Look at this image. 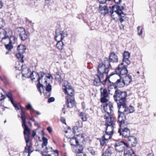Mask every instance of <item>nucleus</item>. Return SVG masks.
<instances>
[{
  "label": "nucleus",
  "mask_w": 156,
  "mask_h": 156,
  "mask_svg": "<svg viewBox=\"0 0 156 156\" xmlns=\"http://www.w3.org/2000/svg\"><path fill=\"white\" fill-rule=\"evenodd\" d=\"M5 25V22L1 18H0V28L4 27Z\"/></svg>",
  "instance_id": "c03bdc74"
},
{
  "label": "nucleus",
  "mask_w": 156,
  "mask_h": 156,
  "mask_svg": "<svg viewBox=\"0 0 156 156\" xmlns=\"http://www.w3.org/2000/svg\"><path fill=\"white\" fill-rule=\"evenodd\" d=\"M115 125H107L105 132L113 134L114 126Z\"/></svg>",
  "instance_id": "cd10ccee"
},
{
  "label": "nucleus",
  "mask_w": 156,
  "mask_h": 156,
  "mask_svg": "<svg viewBox=\"0 0 156 156\" xmlns=\"http://www.w3.org/2000/svg\"><path fill=\"white\" fill-rule=\"evenodd\" d=\"M119 27L120 29L124 30V26L122 24H121L119 25Z\"/></svg>",
  "instance_id": "69168bd1"
},
{
  "label": "nucleus",
  "mask_w": 156,
  "mask_h": 156,
  "mask_svg": "<svg viewBox=\"0 0 156 156\" xmlns=\"http://www.w3.org/2000/svg\"><path fill=\"white\" fill-rule=\"evenodd\" d=\"M99 8L101 11H104V12H101V14H103L104 16L110 13L111 17H112L114 16V15L113 14L114 12L113 5L111 6L107 5L103 6L100 5Z\"/></svg>",
  "instance_id": "423d86ee"
},
{
  "label": "nucleus",
  "mask_w": 156,
  "mask_h": 156,
  "mask_svg": "<svg viewBox=\"0 0 156 156\" xmlns=\"http://www.w3.org/2000/svg\"><path fill=\"white\" fill-rule=\"evenodd\" d=\"M60 121L63 123L66 124L65 119L63 117H61L60 119Z\"/></svg>",
  "instance_id": "5fc2aeb1"
},
{
  "label": "nucleus",
  "mask_w": 156,
  "mask_h": 156,
  "mask_svg": "<svg viewBox=\"0 0 156 156\" xmlns=\"http://www.w3.org/2000/svg\"><path fill=\"white\" fill-rule=\"evenodd\" d=\"M42 140L43 142L42 144V147L43 148L44 147H45V148L44 150V152H45L48 153L50 151H51L52 149V147H47L46 146L48 144V139L45 137H43L42 138Z\"/></svg>",
  "instance_id": "4468645a"
},
{
  "label": "nucleus",
  "mask_w": 156,
  "mask_h": 156,
  "mask_svg": "<svg viewBox=\"0 0 156 156\" xmlns=\"http://www.w3.org/2000/svg\"><path fill=\"white\" fill-rule=\"evenodd\" d=\"M117 55L114 52L111 53L109 55V58H117Z\"/></svg>",
  "instance_id": "a19ab883"
},
{
  "label": "nucleus",
  "mask_w": 156,
  "mask_h": 156,
  "mask_svg": "<svg viewBox=\"0 0 156 156\" xmlns=\"http://www.w3.org/2000/svg\"><path fill=\"white\" fill-rule=\"evenodd\" d=\"M8 37L9 39V42L10 44L14 43L15 41H17V39L14 36H10V37L8 36Z\"/></svg>",
  "instance_id": "2f4dec72"
},
{
  "label": "nucleus",
  "mask_w": 156,
  "mask_h": 156,
  "mask_svg": "<svg viewBox=\"0 0 156 156\" xmlns=\"http://www.w3.org/2000/svg\"><path fill=\"white\" fill-rule=\"evenodd\" d=\"M127 123L125 122V124L123 126H121L120 123H119V125L120 129H119L118 133L120 135H122L125 138L128 137L130 135V129L126 127Z\"/></svg>",
  "instance_id": "0eeeda50"
},
{
  "label": "nucleus",
  "mask_w": 156,
  "mask_h": 156,
  "mask_svg": "<svg viewBox=\"0 0 156 156\" xmlns=\"http://www.w3.org/2000/svg\"><path fill=\"white\" fill-rule=\"evenodd\" d=\"M55 101V98L54 97H51L49 98L48 100V102L50 103Z\"/></svg>",
  "instance_id": "13d9d810"
},
{
  "label": "nucleus",
  "mask_w": 156,
  "mask_h": 156,
  "mask_svg": "<svg viewBox=\"0 0 156 156\" xmlns=\"http://www.w3.org/2000/svg\"><path fill=\"white\" fill-rule=\"evenodd\" d=\"M76 149H78V152H82V151L83 150V148L82 145L79 144H78L75 147Z\"/></svg>",
  "instance_id": "79ce46f5"
},
{
  "label": "nucleus",
  "mask_w": 156,
  "mask_h": 156,
  "mask_svg": "<svg viewBox=\"0 0 156 156\" xmlns=\"http://www.w3.org/2000/svg\"><path fill=\"white\" fill-rule=\"evenodd\" d=\"M125 147H128V145L124 141H122L120 142L117 143L115 145V149L118 152H122L125 149Z\"/></svg>",
  "instance_id": "9b49d317"
},
{
  "label": "nucleus",
  "mask_w": 156,
  "mask_h": 156,
  "mask_svg": "<svg viewBox=\"0 0 156 156\" xmlns=\"http://www.w3.org/2000/svg\"><path fill=\"white\" fill-rule=\"evenodd\" d=\"M104 76H101V75H99L97 74L96 75L95 79L94 81V84L96 86H99L101 84V79L104 77Z\"/></svg>",
  "instance_id": "dca6fc26"
},
{
  "label": "nucleus",
  "mask_w": 156,
  "mask_h": 156,
  "mask_svg": "<svg viewBox=\"0 0 156 156\" xmlns=\"http://www.w3.org/2000/svg\"><path fill=\"white\" fill-rule=\"evenodd\" d=\"M115 73L120 76L124 75L128 73V70L125 66L122 65V64H119L115 69Z\"/></svg>",
  "instance_id": "6e6552de"
},
{
  "label": "nucleus",
  "mask_w": 156,
  "mask_h": 156,
  "mask_svg": "<svg viewBox=\"0 0 156 156\" xmlns=\"http://www.w3.org/2000/svg\"><path fill=\"white\" fill-rule=\"evenodd\" d=\"M52 151V153L51 154H47L48 156H58V151L57 150H56L55 151H54V150H52V149L51 150Z\"/></svg>",
  "instance_id": "f704fd0d"
},
{
  "label": "nucleus",
  "mask_w": 156,
  "mask_h": 156,
  "mask_svg": "<svg viewBox=\"0 0 156 156\" xmlns=\"http://www.w3.org/2000/svg\"><path fill=\"white\" fill-rule=\"evenodd\" d=\"M127 96V93L126 91H122L119 90H115L113 98L117 104L118 106H120L125 103Z\"/></svg>",
  "instance_id": "39448f33"
},
{
  "label": "nucleus",
  "mask_w": 156,
  "mask_h": 156,
  "mask_svg": "<svg viewBox=\"0 0 156 156\" xmlns=\"http://www.w3.org/2000/svg\"><path fill=\"white\" fill-rule=\"evenodd\" d=\"M111 151L109 148H108L103 154V156H109L111 154Z\"/></svg>",
  "instance_id": "ea45409f"
},
{
  "label": "nucleus",
  "mask_w": 156,
  "mask_h": 156,
  "mask_svg": "<svg viewBox=\"0 0 156 156\" xmlns=\"http://www.w3.org/2000/svg\"><path fill=\"white\" fill-rule=\"evenodd\" d=\"M113 134H110V133H106L105 132V133L104 134L103 136V138H105V140H107L108 141V140L111 138L112 135Z\"/></svg>",
  "instance_id": "7c9ffc66"
},
{
  "label": "nucleus",
  "mask_w": 156,
  "mask_h": 156,
  "mask_svg": "<svg viewBox=\"0 0 156 156\" xmlns=\"http://www.w3.org/2000/svg\"><path fill=\"white\" fill-rule=\"evenodd\" d=\"M109 78H110L109 76H107L106 77L105 80L102 81V84L104 85H105L106 84V82H108V80H110Z\"/></svg>",
  "instance_id": "09e8293b"
},
{
  "label": "nucleus",
  "mask_w": 156,
  "mask_h": 156,
  "mask_svg": "<svg viewBox=\"0 0 156 156\" xmlns=\"http://www.w3.org/2000/svg\"><path fill=\"white\" fill-rule=\"evenodd\" d=\"M100 144L102 146H104L106 145V144L108 142L107 140L103 138L102 137L100 139Z\"/></svg>",
  "instance_id": "72a5a7b5"
},
{
  "label": "nucleus",
  "mask_w": 156,
  "mask_h": 156,
  "mask_svg": "<svg viewBox=\"0 0 156 156\" xmlns=\"http://www.w3.org/2000/svg\"><path fill=\"white\" fill-rule=\"evenodd\" d=\"M63 89L65 90V93L67 95L66 98V104L64 105V107L66 106L68 108H72L75 104L74 90L71 87L69 86L67 87L64 86Z\"/></svg>",
  "instance_id": "f03ea898"
},
{
  "label": "nucleus",
  "mask_w": 156,
  "mask_h": 156,
  "mask_svg": "<svg viewBox=\"0 0 156 156\" xmlns=\"http://www.w3.org/2000/svg\"><path fill=\"white\" fill-rule=\"evenodd\" d=\"M19 61H17L16 63V68L19 70L22 69L23 63L24 62L23 59H18Z\"/></svg>",
  "instance_id": "412c9836"
},
{
  "label": "nucleus",
  "mask_w": 156,
  "mask_h": 156,
  "mask_svg": "<svg viewBox=\"0 0 156 156\" xmlns=\"http://www.w3.org/2000/svg\"><path fill=\"white\" fill-rule=\"evenodd\" d=\"M143 28H141L140 29V31H139L138 32V34L139 36H140L142 34V33H143Z\"/></svg>",
  "instance_id": "680f3d73"
},
{
  "label": "nucleus",
  "mask_w": 156,
  "mask_h": 156,
  "mask_svg": "<svg viewBox=\"0 0 156 156\" xmlns=\"http://www.w3.org/2000/svg\"><path fill=\"white\" fill-rule=\"evenodd\" d=\"M33 107L30 104H28L26 106V108L28 110H30Z\"/></svg>",
  "instance_id": "864d4df0"
},
{
  "label": "nucleus",
  "mask_w": 156,
  "mask_h": 156,
  "mask_svg": "<svg viewBox=\"0 0 156 156\" xmlns=\"http://www.w3.org/2000/svg\"><path fill=\"white\" fill-rule=\"evenodd\" d=\"M79 116L81 119L83 121H86L87 118L85 114L83 112L80 113Z\"/></svg>",
  "instance_id": "e433bc0d"
},
{
  "label": "nucleus",
  "mask_w": 156,
  "mask_h": 156,
  "mask_svg": "<svg viewBox=\"0 0 156 156\" xmlns=\"http://www.w3.org/2000/svg\"><path fill=\"white\" fill-rule=\"evenodd\" d=\"M103 108L105 111L107 112V115H110V114L113 112V108L112 103L110 102L106 103L104 105Z\"/></svg>",
  "instance_id": "ddd939ff"
},
{
  "label": "nucleus",
  "mask_w": 156,
  "mask_h": 156,
  "mask_svg": "<svg viewBox=\"0 0 156 156\" xmlns=\"http://www.w3.org/2000/svg\"><path fill=\"white\" fill-rule=\"evenodd\" d=\"M130 61L129 59H123L122 62L120 64H122V65L125 66L127 68L128 65L130 64Z\"/></svg>",
  "instance_id": "473e14b6"
},
{
  "label": "nucleus",
  "mask_w": 156,
  "mask_h": 156,
  "mask_svg": "<svg viewBox=\"0 0 156 156\" xmlns=\"http://www.w3.org/2000/svg\"><path fill=\"white\" fill-rule=\"evenodd\" d=\"M18 53L16 54V56L18 58H23L24 56L23 54L25 53L26 50V46L22 44L19 45L17 48Z\"/></svg>",
  "instance_id": "9d476101"
},
{
  "label": "nucleus",
  "mask_w": 156,
  "mask_h": 156,
  "mask_svg": "<svg viewBox=\"0 0 156 156\" xmlns=\"http://www.w3.org/2000/svg\"><path fill=\"white\" fill-rule=\"evenodd\" d=\"M100 4L105 3L107 1H113V0H98Z\"/></svg>",
  "instance_id": "3c124183"
},
{
  "label": "nucleus",
  "mask_w": 156,
  "mask_h": 156,
  "mask_svg": "<svg viewBox=\"0 0 156 156\" xmlns=\"http://www.w3.org/2000/svg\"><path fill=\"white\" fill-rule=\"evenodd\" d=\"M6 96L9 99L11 103H12L14 101L12 98V95L10 92H8L6 94Z\"/></svg>",
  "instance_id": "58836bf2"
},
{
  "label": "nucleus",
  "mask_w": 156,
  "mask_h": 156,
  "mask_svg": "<svg viewBox=\"0 0 156 156\" xmlns=\"http://www.w3.org/2000/svg\"><path fill=\"white\" fill-rule=\"evenodd\" d=\"M119 108L118 112L120 114L118 115V121L120 123L121 126H123L125 124V122L126 119L125 115H127L130 113L129 108L127 107L126 103L121 105L120 106H118Z\"/></svg>",
  "instance_id": "20e7f679"
},
{
  "label": "nucleus",
  "mask_w": 156,
  "mask_h": 156,
  "mask_svg": "<svg viewBox=\"0 0 156 156\" xmlns=\"http://www.w3.org/2000/svg\"><path fill=\"white\" fill-rule=\"evenodd\" d=\"M116 13L118 15L119 18L118 20L121 23L125 21L127 18L126 14L124 13L123 12L121 13L118 11Z\"/></svg>",
  "instance_id": "aec40b11"
},
{
  "label": "nucleus",
  "mask_w": 156,
  "mask_h": 156,
  "mask_svg": "<svg viewBox=\"0 0 156 156\" xmlns=\"http://www.w3.org/2000/svg\"><path fill=\"white\" fill-rule=\"evenodd\" d=\"M64 45L63 43L62 40H60V41H57L56 46L58 49L61 50H62L64 48Z\"/></svg>",
  "instance_id": "c85d7f7f"
},
{
  "label": "nucleus",
  "mask_w": 156,
  "mask_h": 156,
  "mask_svg": "<svg viewBox=\"0 0 156 156\" xmlns=\"http://www.w3.org/2000/svg\"><path fill=\"white\" fill-rule=\"evenodd\" d=\"M26 21L27 22H28L29 23H30V26H33V25L34 23H32L31 21L29 20L28 19H27L26 20Z\"/></svg>",
  "instance_id": "338daca9"
},
{
  "label": "nucleus",
  "mask_w": 156,
  "mask_h": 156,
  "mask_svg": "<svg viewBox=\"0 0 156 156\" xmlns=\"http://www.w3.org/2000/svg\"><path fill=\"white\" fill-rule=\"evenodd\" d=\"M129 110H130V113H132L134 111V109L133 107L130 106L129 107Z\"/></svg>",
  "instance_id": "4d7b16f0"
},
{
  "label": "nucleus",
  "mask_w": 156,
  "mask_h": 156,
  "mask_svg": "<svg viewBox=\"0 0 156 156\" xmlns=\"http://www.w3.org/2000/svg\"><path fill=\"white\" fill-rule=\"evenodd\" d=\"M36 135V132L34 131V130H33V133H32V137H34V136Z\"/></svg>",
  "instance_id": "774afa93"
},
{
  "label": "nucleus",
  "mask_w": 156,
  "mask_h": 156,
  "mask_svg": "<svg viewBox=\"0 0 156 156\" xmlns=\"http://www.w3.org/2000/svg\"><path fill=\"white\" fill-rule=\"evenodd\" d=\"M34 72L33 71L31 73V71L30 69L28 68H26L22 69V73L23 76L27 78L30 77L31 78L32 80L35 79L34 76Z\"/></svg>",
  "instance_id": "1a4fd4ad"
},
{
  "label": "nucleus",
  "mask_w": 156,
  "mask_h": 156,
  "mask_svg": "<svg viewBox=\"0 0 156 156\" xmlns=\"http://www.w3.org/2000/svg\"><path fill=\"white\" fill-rule=\"evenodd\" d=\"M51 90V86L50 83H48L46 87V91L50 92Z\"/></svg>",
  "instance_id": "49530a36"
},
{
  "label": "nucleus",
  "mask_w": 156,
  "mask_h": 156,
  "mask_svg": "<svg viewBox=\"0 0 156 156\" xmlns=\"http://www.w3.org/2000/svg\"><path fill=\"white\" fill-rule=\"evenodd\" d=\"M112 59H106L100 63L97 68L98 74L101 76H104L105 74H108L109 69L110 63Z\"/></svg>",
  "instance_id": "7ed1b4c3"
},
{
  "label": "nucleus",
  "mask_w": 156,
  "mask_h": 156,
  "mask_svg": "<svg viewBox=\"0 0 156 156\" xmlns=\"http://www.w3.org/2000/svg\"><path fill=\"white\" fill-rule=\"evenodd\" d=\"M18 34L19 35L22 40L24 41L28 37V35L26 34L25 29L23 27H20L17 29Z\"/></svg>",
  "instance_id": "f8f14e48"
},
{
  "label": "nucleus",
  "mask_w": 156,
  "mask_h": 156,
  "mask_svg": "<svg viewBox=\"0 0 156 156\" xmlns=\"http://www.w3.org/2000/svg\"><path fill=\"white\" fill-rule=\"evenodd\" d=\"M12 104L13 105V106L14 107L15 109L16 110H19V108L18 107L17 105L16 104L14 103V101H13L12 103Z\"/></svg>",
  "instance_id": "bf43d9fd"
},
{
  "label": "nucleus",
  "mask_w": 156,
  "mask_h": 156,
  "mask_svg": "<svg viewBox=\"0 0 156 156\" xmlns=\"http://www.w3.org/2000/svg\"><path fill=\"white\" fill-rule=\"evenodd\" d=\"M44 75V73L42 72H40L39 74L35 72H34V76H35V78H37V81L39 83H40V80L43 78Z\"/></svg>",
  "instance_id": "4be33fe9"
},
{
  "label": "nucleus",
  "mask_w": 156,
  "mask_h": 156,
  "mask_svg": "<svg viewBox=\"0 0 156 156\" xmlns=\"http://www.w3.org/2000/svg\"><path fill=\"white\" fill-rule=\"evenodd\" d=\"M122 79L125 85H127L132 81V76L129 75L125 76Z\"/></svg>",
  "instance_id": "6ab92c4d"
},
{
  "label": "nucleus",
  "mask_w": 156,
  "mask_h": 156,
  "mask_svg": "<svg viewBox=\"0 0 156 156\" xmlns=\"http://www.w3.org/2000/svg\"><path fill=\"white\" fill-rule=\"evenodd\" d=\"M47 130L48 131L49 133H51L52 131V129L51 127L49 126L47 128Z\"/></svg>",
  "instance_id": "0e129e2a"
},
{
  "label": "nucleus",
  "mask_w": 156,
  "mask_h": 156,
  "mask_svg": "<svg viewBox=\"0 0 156 156\" xmlns=\"http://www.w3.org/2000/svg\"><path fill=\"white\" fill-rule=\"evenodd\" d=\"M8 36L6 35V32L5 30L3 29L0 28V38L2 39L8 38Z\"/></svg>",
  "instance_id": "b1692460"
},
{
  "label": "nucleus",
  "mask_w": 156,
  "mask_h": 156,
  "mask_svg": "<svg viewBox=\"0 0 156 156\" xmlns=\"http://www.w3.org/2000/svg\"><path fill=\"white\" fill-rule=\"evenodd\" d=\"M126 139L129 144H131L132 147H134L136 146L137 141L136 138L135 136L130 135Z\"/></svg>",
  "instance_id": "2eb2a0df"
},
{
  "label": "nucleus",
  "mask_w": 156,
  "mask_h": 156,
  "mask_svg": "<svg viewBox=\"0 0 156 156\" xmlns=\"http://www.w3.org/2000/svg\"><path fill=\"white\" fill-rule=\"evenodd\" d=\"M105 98L103 97H101V101L102 103H105L108 101V100L106 98Z\"/></svg>",
  "instance_id": "8fccbe9b"
},
{
  "label": "nucleus",
  "mask_w": 156,
  "mask_h": 156,
  "mask_svg": "<svg viewBox=\"0 0 156 156\" xmlns=\"http://www.w3.org/2000/svg\"><path fill=\"white\" fill-rule=\"evenodd\" d=\"M113 8L114 12H117L118 11L119 12L122 13L123 12L122 10H124L125 8L123 6H120L116 5H113Z\"/></svg>",
  "instance_id": "5701e85b"
},
{
  "label": "nucleus",
  "mask_w": 156,
  "mask_h": 156,
  "mask_svg": "<svg viewBox=\"0 0 156 156\" xmlns=\"http://www.w3.org/2000/svg\"><path fill=\"white\" fill-rule=\"evenodd\" d=\"M88 150L92 155H94L95 154V151L92 147H89L88 148Z\"/></svg>",
  "instance_id": "de8ad7c7"
},
{
  "label": "nucleus",
  "mask_w": 156,
  "mask_h": 156,
  "mask_svg": "<svg viewBox=\"0 0 156 156\" xmlns=\"http://www.w3.org/2000/svg\"><path fill=\"white\" fill-rule=\"evenodd\" d=\"M9 43L5 45L6 49L9 51H10L12 48H13V46Z\"/></svg>",
  "instance_id": "37998d69"
},
{
  "label": "nucleus",
  "mask_w": 156,
  "mask_h": 156,
  "mask_svg": "<svg viewBox=\"0 0 156 156\" xmlns=\"http://www.w3.org/2000/svg\"><path fill=\"white\" fill-rule=\"evenodd\" d=\"M130 54L128 51H124L123 54V58H129L130 57Z\"/></svg>",
  "instance_id": "c9c22d12"
},
{
  "label": "nucleus",
  "mask_w": 156,
  "mask_h": 156,
  "mask_svg": "<svg viewBox=\"0 0 156 156\" xmlns=\"http://www.w3.org/2000/svg\"><path fill=\"white\" fill-rule=\"evenodd\" d=\"M76 156H86V155L82 152H80L77 154Z\"/></svg>",
  "instance_id": "6e6d98bb"
},
{
  "label": "nucleus",
  "mask_w": 156,
  "mask_h": 156,
  "mask_svg": "<svg viewBox=\"0 0 156 156\" xmlns=\"http://www.w3.org/2000/svg\"><path fill=\"white\" fill-rule=\"evenodd\" d=\"M55 34L54 38L55 41H57V38L59 36H61L60 40H62L64 37L65 35V32L62 31H60V29H58L55 30Z\"/></svg>",
  "instance_id": "f3484780"
},
{
  "label": "nucleus",
  "mask_w": 156,
  "mask_h": 156,
  "mask_svg": "<svg viewBox=\"0 0 156 156\" xmlns=\"http://www.w3.org/2000/svg\"><path fill=\"white\" fill-rule=\"evenodd\" d=\"M37 88L38 90V91L40 92V93L41 94L42 93V89L43 90V91H44V88H43V85L40 83L37 84Z\"/></svg>",
  "instance_id": "4c0bfd02"
},
{
  "label": "nucleus",
  "mask_w": 156,
  "mask_h": 156,
  "mask_svg": "<svg viewBox=\"0 0 156 156\" xmlns=\"http://www.w3.org/2000/svg\"><path fill=\"white\" fill-rule=\"evenodd\" d=\"M1 79L4 82V83L7 84L8 83V82L7 78L5 76H3L2 77H0Z\"/></svg>",
  "instance_id": "a18cd8bd"
},
{
  "label": "nucleus",
  "mask_w": 156,
  "mask_h": 156,
  "mask_svg": "<svg viewBox=\"0 0 156 156\" xmlns=\"http://www.w3.org/2000/svg\"><path fill=\"white\" fill-rule=\"evenodd\" d=\"M56 78H58V80L60 81L61 80V76L59 75L58 74L56 76Z\"/></svg>",
  "instance_id": "e2e57ef3"
},
{
  "label": "nucleus",
  "mask_w": 156,
  "mask_h": 156,
  "mask_svg": "<svg viewBox=\"0 0 156 156\" xmlns=\"http://www.w3.org/2000/svg\"><path fill=\"white\" fill-rule=\"evenodd\" d=\"M71 145L75 147L79 143L78 140L75 137H73L70 140Z\"/></svg>",
  "instance_id": "393cba45"
},
{
  "label": "nucleus",
  "mask_w": 156,
  "mask_h": 156,
  "mask_svg": "<svg viewBox=\"0 0 156 156\" xmlns=\"http://www.w3.org/2000/svg\"><path fill=\"white\" fill-rule=\"evenodd\" d=\"M122 0H113V1L115 3L119 4L120 3L122 2Z\"/></svg>",
  "instance_id": "052dcab7"
},
{
  "label": "nucleus",
  "mask_w": 156,
  "mask_h": 156,
  "mask_svg": "<svg viewBox=\"0 0 156 156\" xmlns=\"http://www.w3.org/2000/svg\"><path fill=\"white\" fill-rule=\"evenodd\" d=\"M105 117L107 125H115L114 123V118L111 117V115H108V116L105 115Z\"/></svg>",
  "instance_id": "a211bd4d"
},
{
  "label": "nucleus",
  "mask_w": 156,
  "mask_h": 156,
  "mask_svg": "<svg viewBox=\"0 0 156 156\" xmlns=\"http://www.w3.org/2000/svg\"><path fill=\"white\" fill-rule=\"evenodd\" d=\"M101 96L105 98H107L108 96L107 91L106 89H104L102 90H101Z\"/></svg>",
  "instance_id": "c756f323"
},
{
  "label": "nucleus",
  "mask_w": 156,
  "mask_h": 156,
  "mask_svg": "<svg viewBox=\"0 0 156 156\" xmlns=\"http://www.w3.org/2000/svg\"><path fill=\"white\" fill-rule=\"evenodd\" d=\"M125 149L124 151V155H125V156H129L130 155L129 151L126 150V149Z\"/></svg>",
  "instance_id": "603ef678"
},
{
  "label": "nucleus",
  "mask_w": 156,
  "mask_h": 156,
  "mask_svg": "<svg viewBox=\"0 0 156 156\" xmlns=\"http://www.w3.org/2000/svg\"><path fill=\"white\" fill-rule=\"evenodd\" d=\"M21 118L22 120V126L24 129L23 133L26 143V146L25 147V152H30L31 149L30 145H28V143L30 139V129L26 124V117L24 112L21 110Z\"/></svg>",
  "instance_id": "f257e3e1"
},
{
  "label": "nucleus",
  "mask_w": 156,
  "mask_h": 156,
  "mask_svg": "<svg viewBox=\"0 0 156 156\" xmlns=\"http://www.w3.org/2000/svg\"><path fill=\"white\" fill-rule=\"evenodd\" d=\"M108 90L110 91V89H114L115 90H117V85L115 83H113L110 81V80H108Z\"/></svg>",
  "instance_id": "bb28decb"
},
{
  "label": "nucleus",
  "mask_w": 156,
  "mask_h": 156,
  "mask_svg": "<svg viewBox=\"0 0 156 156\" xmlns=\"http://www.w3.org/2000/svg\"><path fill=\"white\" fill-rule=\"evenodd\" d=\"M115 83L117 85V87H122L125 85L123 79H122L121 78L118 79Z\"/></svg>",
  "instance_id": "a878e982"
}]
</instances>
